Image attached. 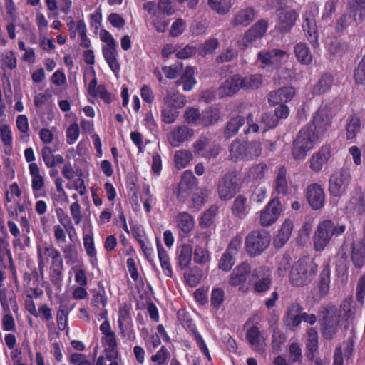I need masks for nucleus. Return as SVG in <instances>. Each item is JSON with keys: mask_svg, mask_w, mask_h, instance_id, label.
I'll list each match as a JSON object with an SVG mask.
<instances>
[{"mask_svg": "<svg viewBox=\"0 0 365 365\" xmlns=\"http://www.w3.org/2000/svg\"><path fill=\"white\" fill-rule=\"evenodd\" d=\"M317 272L318 265L312 259L301 258L290 268L289 282L294 287H304L312 282Z\"/></svg>", "mask_w": 365, "mask_h": 365, "instance_id": "1", "label": "nucleus"}, {"mask_svg": "<svg viewBox=\"0 0 365 365\" xmlns=\"http://www.w3.org/2000/svg\"><path fill=\"white\" fill-rule=\"evenodd\" d=\"M187 103V98L184 94L174 88L167 89L160 110L163 122L166 124L175 122L180 113L178 110L183 108Z\"/></svg>", "mask_w": 365, "mask_h": 365, "instance_id": "2", "label": "nucleus"}, {"mask_svg": "<svg viewBox=\"0 0 365 365\" xmlns=\"http://www.w3.org/2000/svg\"><path fill=\"white\" fill-rule=\"evenodd\" d=\"M262 144L259 140H235L230 145V156L235 160H254L262 154Z\"/></svg>", "mask_w": 365, "mask_h": 365, "instance_id": "3", "label": "nucleus"}, {"mask_svg": "<svg viewBox=\"0 0 365 365\" xmlns=\"http://www.w3.org/2000/svg\"><path fill=\"white\" fill-rule=\"evenodd\" d=\"M319 138L315 134L312 125L307 124L299 132L293 142L292 150L294 159H304L309 150L312 149Z\"/></svg>", "mask_w": 365, "mask_h": 365, "instance_id": "4", "label": "nucleus"}, {"mask_svg": "<svg viewBox=\"0 0 365 365\" xmlns=\"http://www.w3.org/2000/svg\"><path fill=\"white\" fill-rule=\"evenodd\" d=\"M271 237L264 230H254L247 234L245 248L250 257L259 256L269 246Z\"/></svg>", "mask_w": 365, "mask_h": 365, "instance_id": "5", "label": "nucleus"}, {"mask_svg": "<svg viewBox=\"0 0 365 365\" xmlns=\"http://www.w3.org/2000/svg\"><path fill=\"white\" fill-rule=\"evenodd\" d=\"M240 187L236 170H230L218 180L217 190L219 198L222 200H230L240 191Z\"/></svg>", "mask_w": 365, "mask_h": 365, "instance_id": "6", "label": "nucleus"}, {"mask_svg": "<svg viewBox=\"0 0 365 365\" xmlns=\"http://www.w3.org/2000/svg\"><path fill=\"white\" fill-rule=\"evenodd\" d=\"M101 40L107 45V46L103 47V57L118 78L120 71V64L117 59V43L113 35L107 30L101 31Z\"/></svg>", "mask_w": 365, "mask_h": 365, "instance_id": "7", "label": "nucleus"}, {"mask_svg": "<svg viewBox=\"0 0 365 365\" xmlns=\"http://www.w3.org/2000/svg\"><path fill=\"white\" fill-rule=\"evenodd\" d=\"M322 336L325 339H331L337 332L340 323V313L338 308L329 304L324 307L322 311Z\"/></svg>", "mask_w": 365, "mask_h": 365, "instance_id": "8", "label": "nucleus"}, {"mask_svg": "<svg viewBox=\"0 0 365 365\" xmlns=\"http://www.w3.org/2000/svg\"><path fill=\"white\" fill-rule=\"evenodd\" d=\"M250 263L242 262L235 267L230 274L229 284L231 287L238 288V291L246 293L250 287L248 281L252 274Z\"/></svg>", "mask_w": 365, "mask_h": 365, "instance_id": "9", "label": "nucleus"}, {"mask_svg": "<svg viewBox=\"0 0 365 365\" xmlns=\"http://www.w3.org/2000/svg\"><path fill=\"white\" fill-rule=\"evenodd\" d=\"M132 310V305L124 302L119 308L118 319L120 336L127 338L130 341H134L136 338L133 329Z\"/></svg>", "mask_w": 365, "mask_h": 365, "instance_id": "10", "label": "nucleus"}, {"mask_svg": "<svg viewBox=\"0 0 365 365\" xmlns=\"http://www.w3.org/2000/svg\"><path fill=\"white\" fill-rule=\"evenodd\" d=\"M351 181V176L346 168H341L334 173L329 180V192L331 196L340 197L346 193Z\"/></svg>", "mask_w": 365, "mask_h": 365, "instance_id": "11", "label": "nucleus"}, {"mask_svg": "<svg viewBox=\"0 0 365 365\" xmlns=\"http://www.w3.org/2000/svg\"><path fill=\"white\" fill-rule=\"evenodd\" d=\"M197 184V180L191 170H186L181 176L175 192L177 200L185 203L191 197L192 190Z\"/></svg>", "mask_w": 365, "mask_h": 365, "instance_id": "12", "label": "nucleus"}, {"mask_svg": "<svg viewBox=\"0 0 365 365\" xmlns=\"http://www.w3.org/2000/svg\"><path fill=\"white\" fill-rule=\"evenodd\" d=\"M332 123L331 110L327 106H321L312 118V128L318 138L323 136L330 128Z\"/></svg>", "mask_w": 365, "mask_h": 365, "instance_id": "13", "label": "nucleus"}, {"mask_svg": "<svg viewBox=\"0 0 365 365\" xmlns=\"http://www.w3.org/2000/svg\"><path fill=\"white\" fill-rule=\"evenodd\" d=\"M331 220H322L317 226L313 236L314 248L315 251L323 252L331 240Z\"/></svg>", "mask_w": 365, "mask_h": 365, "instance_id": "14", "label": "nucleus"}, {"mask_svg": "<svg viewBox=\"0 0 365 365\" xmlns=\"http://www.w3.org/2000/svg\"><path fill=\"white\" fill-rule=\"evenodd\" d=\"M302 29L309 43L316 48L319 46V31L316 22V15L312 10H307L302 16Z\"/></svg>", "mask_w": 365, "mask_h": 365, "instance_id": "15", "label": "nucleus"}, {"mask_svg": "<svg viewBox=\"0 0 365 365\" xmlns=\"http://www.w3.org/2000/svg\"><path fill=\"white\" fill-rule=\"evenodd\" d=\"M267 21L262 19L254 24L244 34L242 48L250 47L255 42L261 40L267 31Z\"/></svg>", "mask_w": 365, "mask_h": 365, "instance_id": "16", "label": "nucleus"}, {"mask_svg": "<svg viewBox=\"0 0 365 365\" xmlns=\"http://www.w3.org/2000/svg\"><path fill=\"white\" fill-rule=\"evenodd\" d=\"M305 197L312 210H321L324 205L325 195L324 189L323 187L317 182L307 185L305 192Z\"/></svg>", "mask_w": 365, "mask_h": 365, "instance_id": "17", "label": "nucleus"}, {"mask_svg": "<svg viewBox=\"0 0 365 365\" xmlns=\"http://www.w3.org/2000/svg\"><path fill=\"white\" fill-rule=\"evenodd\" d=\"M29 173L31 178V190L35 199L46 197V192L43 191L45 187L44 178L41 175L40 168L37 163L29 164Z\"/></svg>", "mask_w": 365, "mask_h": 365, "instance_id": "18", "label": "nucleus"}, {"mask_svg": "<svg viewBox=\"0 0 365 365\" xmlns=\"http://www.w3.org/2000/svg\"><path fill=\"white\" fill-rule=\"evenodd\" d=\"M278 22L277 29L280 33L285 34L289 31L295 25L299 14L294 9L279 8L277 9Z\"/></svg>", "mask_w": 365, "mask_h": 365, "instance_id": "19", "label": "nucleus"}, {"mask_svg": "<svg viewBox=\"0 0 365 365\" xmlns=\"http://www.w3.org/2000/svg\"><path fill=\"white\" fill-rule=\"evenodd\" d=\"M282 205L279 199L271 200L262 211L259 222L262 226H269L280 216Z\"/></svg>", "mask_w": 365, "mask_h": 365, "instance_id": "20", "label": "nucleus"}, {"mask_svg": "<svg viewBox=\"0 0 365 365\" xmlns=\"http://www.w3.org/2000/svg\"><path fill=\"white\" fill-rule=\"evenodd\" d=\"M242 87L240 74H233L220 84L217 89L218 96L220 98L232 97Z\"/></svg>", "mask_w": 365, "mask_h": 365, "instance_id": "21", "label": "nucleus"}, {"mask_svg": "<svg viewBox=\"0 0 365 365\" xmlns=\"http://www.w3.org/2000/svg\"><path fill=\"white\" fill-rule=\"evenodd\" d=\"M295 95V89L292 86H284L272 91L268 94V103L270 106L284 104L289 102Z\"/></svg>", "mask_w": 365, "mask_h": 365, "instance_id": "22", "label": "nucleus"}, {"mask_svg": "<svg viewBox=\"0 0 365 365\" xmlns=\"http://www.w3.org/2000/svg\"><path fill=\"white\" fill-rule=\"evenodd\" d=\"M251 277L255 279L253 284V290L256 293L267 292L271 287L272 278L269 274H265L262 267L255 269L252 272Z\"/></svg>", "mask_w": 365, "mask_h": 365, "instance_id": "23", "label": "nucleus"}, {"mask_svg": "<svg viewBox=\"0 0 365 365\" xmlns=\"http://www.w3.org/2000/svg\"><path fill=\"white\" fill-rule=\"evenodd\" d=\"M87 93L92 98H100L106 104H109L113 101L111 93L107 91L106 86L103 84L98 85V80L96 76L89 83Z\"/></svg>", "mask_w": 365, "mask_h": 365, "instance_id": "24", "label": "nucleus"}, {"mask_svg": "<svg viewBox=\"0 0 365 365\" xmlns=\"http://www.w3.org/2000/svg\"><path fill=\"white\" fill-rule=\"evenodd\" d=\"M87 93L92 98H100L106 104H109L113 101L111 93L107 91L106 86L103 84L98 85V80L96 76L89 83Z\"/></svg>", "mask_w": 365, "mask_h": 365, "instance_id": "25", "label": "nucleus"}, {"mask_svg": "<svg viewBox=\"0 0 365 365\" xmlns=\"http://www.w3.org/2000/svg\"><path fill=\"white\" fill-rule=\"evenodd\" d=\"M193 135V129L187 125H178L173 128L169 135L170 143L173 147L179 146L180 143L189 140Z\"/></svg>", "mask_w": 365, "mask_h": 365, "instance_id": "26", "label": "nucleus"}, {"mask_svg": "<svg viewBox=\"0 0 365 365\" xmlns=\"http://www.w3.org/2000/svg\"><path fill=\"white\" fill-rule=\"evenodd\" d=\"M350 259L355 269L361 270L365 264V244L361 240L351 244Z\"/></svg>", "mask_w": 365, "mask_h": 365, "instance_id": "27", "label": "nucleus"}, {"mask_svg": "<svg viewBox=\"0 0 365 365\" xmlns=\"http://www.w3.org/2000/svg\"><path fill=\"white\" fill-rule=\"evenodd\" d=\"M331 146L329 145H323L318 153L314 154L310 160V168L314 172H320L325 163H327L331 157Z\"/></svg>", "mask_w": 365, "mask_h": 365, "instance_id": "28", "label": "nucleus"}, {"mask_svg": "<svg viewBox=\"0 0 365 365\" xmlns=\"http://www.w3.org/2000/svg\"><path fill=\"white\" fill-rule=\"evenodd\" d=\"M220 110L216 106H210L200 111V126L208 128L216 124L220 119Z\"/></svg>", "mask_w": 365, "mask_h": 365, "instance_id": "29", "label": "nucleus"}, {"mask_svg": "<svg viewBox=\"0 0 365 365\" xmlns=\"http://www.w3.org/2000/svg\"><path fill=\"white\" fill-rule=\"evenodd\" d=\"M155 244H157L158 257L163 272L166 277L172 278L173 277V270L170 257L158 237H155Z\"/></svg>", "mask_w": 365, "mask_h": 365, "instance_id": "30", "label": "nucleus"}, {"mask_svg": "<svg viewBox=\"0 0 365 365\" xmlns=\"http://www.w3.org/2000/svg\"><path fill=\"white\" fill-rule=\"evenodd\" d=\"M193 248L190 244H182L177 250V265L180 270H184L190 266Z\"/></svg>", "mask_w": 365, "mask_h": 365, "instance_id": "31", "label": "nucleus"}, {"mask_svg": "<svg viewBox=\"0 0 365 365\" xmlns=\"http://www.w3.org/2000/svg\"><path fill=\"white\" fill-rule=\"evenodd\" d=\"M331 282V268L328 263H325L322 266V270L319 274L317 282V289L321 297L327 296L330 289Z\"/></svg>", "mask_w": 365, "mask_h": 365, "instance_id": "32", "label": "nucleus"}, {"mask_svg": "<svg viewBox=\"0 0 365 365\" xmlns=\"http://www.w3.org/2000/svg\"><path fill=\"white\" fill-rule=\"evenodd\" d=\"M346 209L354 215H363L365 214L364 195L360 190H356L351 196Z\"/></svg>", "mask_w": 365, "mask_h": 365, "instance_id": "33", "label": "nucleus"}, {"mask_svg": "<svg viewBox=\"0 0 365 365\" xmlns=\"http://www.w3.org/2000/svg\"><path fill=\"white\" fill-rule=\"evenodd\" d=\"M250 209L247 198L243 195H237L231 205L232 215L240 219L245 218Z\"/></svg>", "mask_w": 365, "mask_h": 365, "instance_id": "34", "label": "nucleus"}, {"mask_svg": "<svg viewBox=\"0 0 365 365\" xmlns=\"http://www.w3.org/2000/svg\"><path fill=\"white\" fill-rule=\"evenodd\" d=\"M196 83L195 68L192 66H186L180 78L175 81L177 86L182 85L184 91H192Z\"/></svg>", "mask_w": 365, "mask_h": 365, "instance_id": "35", "label": "nucleus"}, {"mask_svg": "<svg viewBox=\"0 0 365 365\" xmlns=\"http://www.w3.org/2000/svg\"><path fill=\"white\" fill-rule=\"evenodd\" d=\"M255 16L252 8L241 9L233 16L231 24L233 26H247L254 20Z\"/></svg>", "mask_w": 365, "mask_h": 365, "instance_id": "36", "label": "nucleus"}, {"mask_svg": "<svg viewBox=\"0 0 365 365\" xmlns=\"http://www.w3.org/2000/svg\"><path fill=\"white\" fill-rule=\"evenodd\" d=\"M177 227L185 235H189L195 227V217L187 212H182L175 216Z\"/></svg>", "mask_w": 365, "mask_h": 365, "instance_id": "37", "label": "nucleus"}, {"mask_svg": "<svg viewBox=\"0 0 365 365\" xmlns=\"http://www.w3.org/2000/svg\"><path fill=\"white\" fill-rule=\"evenodd\" d=\"M285 54L286 51L281 49L262 50L257 53V61L262 64V68H265V66L273 64L274 58L281 59Z\"/></svg>", "mask_w": 365, "mask_h": 365, "instance_id": "38", "label": "nucleus"}, {"mask_svg": "<svg viewBox=\"0 0 365 365\" xmlns=\"http://www.w3.org/2000/svg\"><path fill=\"white\" fill-rule=\"evenodd\" d=\"M293 229V223L290 220H285L282 225L281 229L274 240V247L282 248L289 240Z\"/></svg>", "mask_w": 365, "mask_h": 365, "instance_id": "39", "label": "nucleus"}, {"mask_svg": "<svg viewBox=\"0 0 365 365\" xmlns=\"http://www.w3.org/2000/svg\"><path fill=\"white\" fill-rule=\"evenodd\" d=\"M334 83V77L329 73H324L321 76L318 82L313 86L312 93L313 95H323V93L329 91Z\"/></svg>", "mask_w": 365, "mask_h": 365, "instance_id": "40", "label": "nucleus"}, {"mask_svg": "<svg viewBox=\"0 0 365 365\" xmlns=\"http://www.w3.org/2000/svg\"><path fill=\"white\" fill-rule=\"evenodd\" d=\"M267 169L266 163H255L248 168L246 177L250 181H261L265 178Z\"/></svg>", "mask_w": 365, "mask_h": 365, "instance_id": "41", "label": "nucleus"}, {"mask_svg": "<svg viewBox=\"0 0 365 365\" xmlns=\"http://www.w3.org/2000/svg\"><path fill=\"white\" fill-rule=\"evenodd\" d=\"M360 118L356 114L350 115L345 126L346 139L347 140H354L360 131Z\"/></svg>", "mask_w": 365, "mask_h": 365, "instance_id": "42", "label": "nucleus"}, {"mask_svg": "<svg viewBox=\"0 0 365 365\" xmlns=\"http://www.w3.org/2000/svg\"><path fill=\"white\" fill-rule=\"evenodd\" d=\"M41 156L47 168H54L64 163V158L61 155H53L48 146L41 149Z\"/></svg>", "mask_w": 365, "mask_h": 365, "instance_id": "43", "label": "nucleus"}, {"mask_svg": "<svg viewBox=\"0 0 365 365\" xmlns=\"http://www.w3.org/2000/svg\"><path fill=\"white\" fill-rule=\"evenodd\" d=\"M245 123V119L243 116L237 115L231 118L227 123L224 130V135L226 138H231L237 134L239 129Z\"/></svg>", "mask_w": 365, "mask_h": 365, "instance_id": "44", "label": "nucleus"}, {"mask_svg": "<svg viewBox=\"0 0 365 365\" xmlns=\"http://www.w3.org/2000/svg\"><path fill=\"white\" fill-rule=\"evenodd\" d=\"M6 257L8 259L9 268L12 272L15 269V267L10 242L6 237H0V262H4Z\"/></svg>", "mask_w": 365, "mask_h": 365, "instance_id": "45", "label": "nucleus"}, {"mask_svg": "<svg viewBox=\"0 0 365 365\" xmlns=\"http://www.w3.org/2000/svg\"><path fill=\"white\" fill-rule=\"evenodd\" d=\"M294 53L297 61L302 65H310L312 56L309 48L304 43H297L294 46Z\"/></svg>", "mask_w": 365, "mask_h": 365, "instance_id": "46", "label": "nucleus"}, {"mask_svg": "<svg viewBox=\"0 0 365 365\" xmlns=\"http://www.w3.org/2000/svg\"><path fill=\"white\" fill-rule=\"evenodd\" d=\"M309 339L306 344L305 355L307 358L313 361L316 354L318 353V336L317 332L311 329L309 331Z\"/></svg>", "mask_w": 365, "mask_h": 365, "instance_id": "47", "label": "nucleus"}, {"mask_svg": "<svg viewBox=\"0 0 365 365\" xmlns=\"http://www.w3.org/2000/svg\"><path fill=\"white\" fill-rule=\"evenodd\" d=\"M0 304L4 312H9L11 307H16V295L14 292H8L5 288L0 289Z\"/></svg>", "mask_w": 365, "mask_h": 365, "instance_id": "48", "label": "nucleus"}, {"mask_svg": "<svg viewBox=\"0 0 365 365\" xmlns=\"http://www.w3.org/2000/svg\"><path fill=\"white\" fill-rule=\"evenodd\" d=\"M339 312L342 319L346 321L354 317L356 309L352 297H349L341 302Z\"/></svg>", "mask_w": 365, "mask_h": 365, "instance_id": "49", "label": "nucleus"}, {"mask_svg": "<svg viewBox=\"0 0 365 365\" xmlns=\"http://www.w3.org/2000/svg\"><path fill=\"white\" fill-rule=\"evenodd\" d=\"M192 159L193 155L190 150H178L174 154V163H175V168L178 169L185 168Z\"/></svg>", "mask_w": 365, "mask_h": 365, "instance_id": "50", "label": "nucleus"}, {"mask_svg": "<svg viewBox=\"0 0 365 365\" xmlns=\"http://www.w3.org/2000/svg\"><path fill=\"white\" fill-rule=\"evenodd\" d=\"M287 170L284 166L279 168L277 178L275 179V191L278 194L285 195L288 192V185L287 181Z\"/></svg>", "mask_w": 365, "mask_h": 365, "instance_id": "51", "label": "nucleus"}, {"mask_svg": "<svg viewBox=\"0 0 365 365\" xmlns=\"http://www.w3.org/2000/svg\"><path fill=\"white\" fill-rule=\"evenodd\" d=\"M241 82L243 89H257L263 83V76L259 73L250 74L245 78L241 76Z\"/></svg>", "mask_w": 365, "mask_h": 365, "instance_id": "52", "label": "nucleus"}, {"mask_svg": "<svg viewBox=\"0 0 365 365\" xmlns=\"http://www.w3.org/2000/svg\"><path fill=\"white\" fill-rule=\"evenodd\" d=\"M218 212V207L216 205H212L206 210L199 219V226L202 229H207L212 226L214 222V218Z\"/></svg>", "mask_w": 365, "mask_h": 365, "instance_id": "53", "label": "nucleus"}, {"mask_svg": "<svg viewBox=\"0 0 365 365\" xmlns=\"http://www.w3.org/2000/svg\"><path fill=\"white\" fill-rule=\"evenodd\" d=\"M91 304L98 309H103L108 304V297L103 287H99L98 289L93 291Z\"/></svg>", "mask_w": 365, "mask_h": 365, "instance_id": "54", "label": "nucleus"}, {"mask_svg": "<svg viewBox=\"0 0 365 365\" xmlns=\"http://www.w3.org/2000/svg\"><path fill=\"white\" fill-rule=\"evenodd\" d=\"M183 118L185 122L188 125L200 126V110L198 108L189 106L186 108L183 113Z\"/></svg>", "mask_w": 365, "mask_h": 365, "instance_id": "55", "label": "nucleus"}, {"mask_svg": "<svg viewBox=\"0 0 365 365\" xmlns=\"http://www.w3.org/2000/svg\"><path fill=\"white\" fill-rule=\"evenodd\" d=\"M288 359L290 364H302L303 354L301 346L298 343H291L288 347Z\"/></svg>", "mask_w": 365, "mask_h": 365, "instance_id": "56", "label": "nucleus"}, {"mask_svg": "<svg viewBox=\"0 0 365 365\" xmlns=\"http://www.w3.org/2000/svg\"><path fill=\"white\" fill-rule=\"evenodd\" d=\"M61 250L67 264H74L78 262V250L76 245L72 243L66 244L61 248Z\"/></svg>", "mask_w": 365, "mask_h": 365, "instance_id": "57", "label": "nucleus"}, {"mask_svg": "<svg viewBox=\"0 0 365 365\" xmlns=\"http://www.w3.org/2000/svg\"><path fill=\"white\" fill-rule=\"evenodd\" d=\"M201 271L197 267L188 269L184 273V278L186 284H188V286L192 288H194L198 285L201 280Z\"/></svg>", "mask_w": 365, "mask_h": 365, "instance_id": "58", "label": "nucleus"}, {"mask_svg": "<svg viewBox=\"0 0 365 365\" xmlns=\"http://www.w3.org/2000/svg\"><path fill=\"white\" fill-rule=\"evenodd\" d=\"M208 4L216 13L225 14L232 8V0H208Z\"/></svg>", "mask_w": 365, "mask_h": 365, "instance_id": "59", "label": "nucleus"}, {"mask_svg": "<svg viewBox=\"0 0 365 365\" xmlns=\"http://www.w3.org/2000/svg\"><path fill=\"white\" fill-rule=\"evenodd\" d=\"M183 63L182 62L177 61L175 64L171 66H162L161 70L164 73L166 78L173 80L176 79L182 70Z\"/></svg>", "mask_w": 365, "mask_h": 365, "instance_id": "60", "label": "nucleus"}, {"mask_svg": "<svg viewBox=\"0 0 365 365\" xmlns=\"http://www.w3.org/2000/svg\"><path fill=\"white\" fill-rule=\"evenodd\" d=\"M354 78L356 85L365 86V55L362 56L354 70Z\"/></svg>", "mask_w": 365, "mask_h": 365, "instance_id": "61", "label": "nucleus"}, {"mask_svg": "<svg viewBox=\"0 0 365 365\" xmlns=\"http://www.w3.org/2000/svg\"><path fill=\"white\" fill-rule=\"evenodd\" d=\"M261 338V332L257 326L253 325L248 329L246 333V339L250 345L257 346L260 344Z\"/></svg>", "mask_w": 365, "mask_h": 365, "instance_id": "62", "label": "nucleus"}, {"mask_svg": "<svg viewBox=\"0 0 365 365\" xmlns=\"http://www.w3.org/2000/svg\"><path fill=\"white\" fill-rule=\"evenodd\" d=\"M352 11L356 21H365V0H353Z\"/></svg>", "mask_w": 365, "mask_h": 365, "instance_id": "63", "label": "nucleus"}, {"mask_svg": "<svg viewBox=\"0 0 365 365\" xmlns=\"http://www.w3.org/2000/svg\"><path fill=\"white\" fill-rule=\"evenodd\" d=\"M356 298L360 306L363 307L365 302V272L358 279Z\"/></svg>", "mask_w": 365, "mask_h": 365, "instance_id": "64", "label": "nucleus"}]
</instances>
